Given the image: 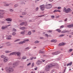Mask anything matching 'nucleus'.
Returning <instances> with one entry per match:
<instances>
[{
	"mask_svg": "<svg viewBox=\"0 0 73 73\" xmlns=\"http://www.w3.org/2000/svg\"><path fill=\"white\" fill-rule=\"evenodd\" d=\"M31 63H29L28 64H27V66H29L30 65H31Z\"/></svg>",
	"mask_w": 73,
	"mask_h": 73,
	"instance_id": "obj_54",
	"label": "nucleus"
},
{
	"mask_svg": "<svg viewBox=\"0 0 73 73\" xmlns=\"http://www.w3.org/2000/svg\"><path fill=\"white\" fill-rule=\"evenodd\" d=\"M45 8L47 9H50L52 7V5L51 4H48V5H46L44 6Z\"/></svg>",
	"mask_w": 73,
	"mask_h": 73,
	"instance_id": "obj_4",
	"label": "nucleus"
},
{
	"mask_svg": "<svg viewBox=\"0 0 73 73\" xmlns=\"http://www.w3.org/2000/svg\"><path fill=\"white\" fill-rule=\"evenodd\" d=\"M26 50H29V47H27L25 48Z\"/></svg>",
	"mask_w": 73,
	"mask_h": 73,
	"instance_id": "obj_49",
	"label": "nucleus"
},
{
	"mask_svg": "<svg viewBox=\"0 0 73 73\" xmlns=\"http://www.w3.org/2000/svg\"><path fill=\"white\" fill-rule=\"evenodd\" d=\"M28 33L29 35H31V33H32L31 32V31H29L28 32Z\"/></svg>",
	"mask_w": 73,
	"mask_h": 73,
	"instance_id": "obj_23",
	"label": "nucleus"
},
{
	"mask_svg": "<svg viewBox=\"0 0 73 73\" xmlns=\"http://www.w3.org/2000/svg\"><path fill=\"white\" fill-rule=\"evenodd\" d=\"M24 0H23L22 1H21V4H24Z\"/></svg>",
	"mask_w": 73,
	"mask_h": 73,
	"instance_id": "obj_25",
	"label": "nucleus"
},
{
	"mask_svg": "<svg viewBox=\"0 0 73 73\" xmlns=\"http://www.w3.org/2000/svg\"><path fill=\"white\" fill-rule=\"evenodd\" d=\"M20 29H21V30H24L25 29V27H21L20 28Z\"/></svg>",
	"mask_w": 73,
	"mask_h": 73,
	"instance_id": "obj_21",
	"label": "nucleus"
},
{
	"mask_svg": "<svg viewBox=\"0 0 73 73\" xmlns=\"http://www.w3.org/2000/svg\"><path fill=\"white\" fill-rule=\"evenodd\" d=\"M22 42V43H25V41H23Z\"/></svg>",
	"mask_w": 73,
	"mask_h": 73,
	"instance_id": "obj_60",
	"label": "nucleus"
},
{
	"mask_svg": "<svg viewBox=\"0 0 73 73\" xmlns=\"http://www.w3.org/2000/svg\"><path fill=\"white\" fill-rule=\"evenodd\" d=\"M14 54H16V52H13L10 54V55H14Z\"/></svg>",
	"mask_w": 73,
	"mask_h": 73,
	"instance_id": "obj_15",
	"label": "nucleus"
},
{
	"mask_svg": "<svg viewBox=\"0 0 73 73\" xmlns=\"http://www.w3.org/2000/svg\"><path fill=\"white\" fill-rule=\"evenodd\" d=\"M65 45V43H61L59 44V46H61L62 45Z\"/></svg>",
	"mask_w": 73,
	"mask_h": 73,
	"instance_id": "obj_14",
	"label": "nucleus"
},
{
	"mask_svg": "<svg viewBox=\"0 0 73 73\" xmlns=\"http://www.w3.org/2000/svg\"><path fill=\"white\" fill-rule=\"evenodd\" d=\"M55 65L54 64H51L47 65L45 67V70L46 72H48L50 70V69L52 68L53 66Z\"/></svg>",
	"mask_w": 73,
	"mask_h": 73,
	"instance_id": "obj_1",
	"label": "nucleus"
},
{
	"mask_svg": "<svg viewBox=\"0 0 73 73\" xmlns=\"http://www.w3.org/2000/svg\"><path fill=\"white\" fill-rule=\"evenodd\" d=\"M72 62L69 63L68 64H67V66H71V65H72Z\"/></svg>",
	"mask_w": 73,
	"mask_h": 73,
	"instance_id": "obj_13",
	"label": "nucleus"
},
{
	"mask_svg": "<svg viewBox=\"0 0 73 73\" xmlns=\"http://www.w3.org/2000/svg\"><path fill=\"white\" fill-rule=\"evenodd\" d=\"M67 20H68V19H67V18H66V19L64 20V21H67Z\"/></svg>",
	"mask_w": 73,
	"mask_h": 73,
	"instance_id": "obj_58",
	"label": "nucleus"
},
{
	"mask_svg": "<svg viewBox=\"0 0 73 73\" xmlns=\"http://www.w3.org/2000/svg\"><path fill=\"white\" fill-rule=\"evenodd\" d=\"M41 64H42V61L40 60H37L36 62V64L38 65H40Z\"/></svg>",
	"mask_w": 73,
	"mask_h": 73,
	"instance_id": "obj_8",
	"label": "nucleus"
},
{
	"mask_svg": "<svg viewBox=\"0 0 73 73\" xmlns=\"http://www.w3.org/2000/svg\"><path fill=\"white\" fill-rule=\"evenodd\" d=\"M38 16V17H42L43 16H44V15Z\"/></svg>",
	"mask_w": 73,
	"mask_h": 73,
	"instance_id": "obj_45",
	"label": "nucleus"
},
{
	"mask_svg": "<svg viewBox=\"0 0 73 73\" xmlns=\"http://www.w3.org/2000/svg\"><path fill=\"white\" fill-rule=\"evenodd\" d=\"M60 17V16H57L56 17V19H57V18H59Z\"/></svg>",
	"mask_w": 73,
	"mask_h": 73,
	"instance_id": "obj_50",
	"label": "nucleus"
},
{
	"mask_svg": "<svg viewBox=\"0 0 73 73\" xmlns=\"http://www.w3.org/2000/svg\"><path fill=\"white\" fill-rule=\"evenodd\" d=\"M2 29H5V26H2L1 27Z\"/></svg>",
	"mask_w": 73,
	"mask_h": 73,
	"instance_id": "obj_37",
	"label": "nucleus"
},
{
	"mask_svg": "<svg viewBox=\"0 0 73 73\" xmlns=\"http://www.w3.org/2000/svg\"><path fill=\"white\" fill-rule=\"evenodd\" d=\"M65 36V34H62L61 35H60L59 36V37H64Z\"/></svg>",
	"mask_w": 73,
	"mask_h": 73,
	"instance_id": "obj_22",
	"label": "nucleus"
},
{
	"mask_svg": "<svg viewBox=\"0 0 73 73\" xmlns=\"http://www.w3.org/2000/svg\"><path fill=\"white\" fill-rule=\"evenodd\" d=\"M8 27L7 26H5V28H7V27Z\"/></svg>",
	"mask_w": 73,
	"mask_h": 73,
	"instance_id": "obj_59",
	"label": "nucleus"
},
{
	"mask_svg": "<svg viewBox=\"0 0 73 73\" xmlns=\"http://www.w3.org/2000/svg\"><path fill=\"white\" fill-rule=\"evenodd\" d=\"M6 39L7 40H11V38L7 37L6 38Z\"/></svg>",
	"mask_w": 73,
	"mask_h": 73,
	"instance_id": "obj_42",
	"label": "nucleus"
},
{
	"mask_svg": "<svg viewBox=\"0 0 73 73\" xmlns=\"http://www.w3.org/2000/svg\"><path fill=\"white\" fill-rule=\"evenodd\" d=\"M10 52H11V51L7 50L5 51V53H10Z\"/></svg>",
	"mask_w": 73,
	"mask_h": 73,
	"instance_id": "obj_27",
	"label": "nucleus"
},
{
	"mask_svg": "<svg viewBox=\"0 0 73 73\" xmlns=\"http://www.w3.org/2000/svg\"><path fill=\"white\" fill-rule=\"evenodd\" d=\"M9 60L8 59V58L6 56L4 58H3V60L4 62H7Z\"/></svg>",
	"mask_w": 73,
	"mask_h": 73,
	"instance_id": "obj_7",
	"label": "nucleus"
},
{
	"mask_svg": "<svg viewBox=\"0 0 73 73\" xmlns=\"http://www.w3.org/2000/svg\"><path fill=\"white\" fill-rule=\"evenodd\" d=\"M5 23V22H4V21H2L1 22V23H2V24H4V23Z\"/></svg>",
	"mask_w": 73,
	"mask_h": 73,
	"instance_id": "obj_64",
	"label": "nucleus"
},
{
	"mask_svg": "<svg viewBox=\"0 0 73 73\" xmlns=\"http://www.w3.org/2000/svg\"><path fill=\"white\" fill-rule=\"evenodd\" d=\"M54 0H49V1L50 2H52V1H53Z\"/></svg>",
	"mask_w": 73,
	"mask_h": 73,
	"instance_id": "obj_51",
	"label": "nucleus"
},
{
	"mask_svg": "<svg viewBox=\"0 0 73 73\" xmlns=\"http://www.w3.org/2000/svg\"><path fill=\"white\" fill-rule=\"evenodd\" d=\"M69 52H72V49H70L69 50Z\"/></svg>",
	"mask_w": 73,
	"mask_h": 73,
	"instance_id": "obj_57",
	"label": "nucleus"
},
{
	"mask_svg": "<svg viewBox=\"0 0 73 73\" xmlns=\"http://www.w3.org/2000/svg\"><path fill=\"white\" fill-rule=\"evenodd\" d=\"M57 41V40H52L51 41V42H56Z\"/></svg>",
	"mask_w": 73,
	"mask_h": 73,
	"instance_id": "obj_17",
	"label": "nucleus"
},
{
	"mask_svg": "<svg viewBox=\"0 0 73 73\" xmlns=\"http://www.w3.org/2000/svg\"><path fill=\"white\" fill-rule=\"evenodd\" d=\"M31 73H35V72L32 71L31 72Z\"/></svg>",
	"mask_w": 73,
	"mask_h": 73,
	"instance_id": "obj_62",
	"label": "nucleus"
},
{
	"mask_svg": "<svg viewBox=\"0 0 73 73\" xmlns=\"http://www.w3.org/2000/svg\"><path fill=\"white\" fill-rule=\"evenodd\" d=\"M68 28H71V27H72L71 26V25H68Z\"/></svg>",
	"mask_w": 73,
	"mask_h": 73,
	"instance_id": "obj_39",
	"label": "nucleus"
},
{
	"mask_svg": "<svg viewBox=\"0 0 73 73\" xmlns=\"http://www.w3.org/2000/svg\"><path fill=\"white\" fill-rule=\"evenodd\" d=\"M9 11H10V12H13V9H9Z\"/></svg>",
	"mask_w": 73,
	"mask_h": 73,
	"instance_id": "obj_34",
	"label": "nucleus"
},
{
	"mask_svg": "<svg viewBox=\"0 0 73 73\" xmlns=\"http://www.w3.org/2000/svg\"><path fill=\"white\" fill-rule=\"evenodd\" d=\"M40 42V41H38V40H36V41L35 42V44H37V43H39Z\"/></svg>",
	"mask_w": 73,
	"mask_h": 73,
	"instance_id": "obj_28",
	"label": "nucleus"
},
{
	"mask_svg": "<svg viewBox=\"0 0 73 73\" xmlns=\"http://www.w3.org/2000/svg\"><path fill=\"white\" fill-rule=\"evenodd\" d=\"M72 10L70 8H68L66 9L65 7L64 8L63 10V11L64 12H65L66 13H69V12H72Z\"/></svg>",
	"mask_w": 73,
	"mask_h": 73,
	"instance_id": "obj_3",
	"label": "nucleus"
},
{
	"mask_svg": "<svg viewBox=\"0 0 73 73\" xmlns=\"http://www.w3.org/2000/svg\"><path fill=\"white\" fill-rule=\"evenodd\" d=\"M45 36H46V37H48V35L47 34H46L45 35Z\"/></svg>",
	"mask_w": 73,
	"mask_h": 73,
	"instance_id": "obj_38",
	"label": "nucleus"
},
{
	"mask_svg": "<svg viewBox=\"0 0 73 73\" xmlns=\"http://www.w3.org/2000/svg\"><path fill=\"white\" fill-rule=\"evenodd\" d=\"M27 13V12H24L22 13V15H26Z\"/></svg>",
	"mask_w": 73,
	"mask_h": 73,
	"instance_id": "obj_19",
	"label": "nucleus"
},
{
	"mask_svg": "<svg viewBox=\"0 0 73 73\" xmlns=\"http://www.w3.org/2000/svg\"><path fill=\"white\" fill-rule=\"evenodd\" d=\"M39 53H44V52L43 51L42 52L41 51H39Z\"/></svg>",
	"mask_w": 73,
	"mask_h": 73,
	"instance_id": "obj_32",
	"label": "nucleus"
},
{
	"mask_svg": "<svg viewBox=\"0 0 73 73\" xmlns=\"http://www.w3.org/2000/svg\"><path fill=\"white\" fill-rule=\"evenodd\" d=\"M56 31H57L59 33H60V32H61V30H60V29H56Z\"/></svg>",
	"mask_w": 73,
	"mask_h": 73,
	"instance_id": "obj_18",
	"label": "nucleus"
},
{
	"mask_svg": "<svg viewBox=\"0 0 73 73\" xmlns=\"http://www.w3.org/2000/svg\"><path fill=\"white\" fill-rule=\"evenodd\" d=\"M16 33L15 32H13L12 33V35H16Z\"/></svg>",
	"mask_w": 73,
	"mask_h": 73,
	"instance_id": "obj_36",
	"label": "nucleus"
},
{
	"mask_svg": "<svg viewBox=\"0 0 73 73\" xmlns=\"http://www.w3.org/2000/svg\"><path fill=\"white\" fill-rule=\"evenodd\" d=\"M6 20L8 21H12V19L8 18L6 19Z\"/></svg>",
	"mask_w": 73,
	"mask_h": 73,
	"instance_id": "obj_12",
	"label": "nucleus"
},
{
	"mask_svg": "<svg viewBox=\"0 0 73 73\" xmlns=\"http://www.w3.org/2000/svg\"><path fill=\"white\" fill-rule=\"evenodd\" d=\"M15 54H17V56H21V53L19 52H15Z\"/></svg>",
	"mask_w": 73,
	"mask_h": 73,
	"instance_id": "obj_9",
	"label": "nucleus"
},
{
	"mask_svg": "<svg viewBox=\"0 0 73 73\" xmlns=\"http://www.w3.org/2000/svg\"><path fill=\"white\" fill-rule=\"evenodd\" d=\"M38 9V7H37L35 9V10L36 11H37Z\"/></svg>",
	"mask_w": 73,
	"mask_h": 73,
	"instance_id": "obj_46",
	"label": "nucleus"
},
{
	"mask_svg": "<svg viewBox=\"0 0 73 73\" xmlns=\"http://www.w3.org/2000/svg\"><path fill=\"white\" fill-rule=\"evenodd\" d=\"M5 70L7 73H11L13 71V69L11 67H6Z\"/></svg>",
	"mask_w": 73,
	"mask_h": 73,
	"instance_id": "obj_2",
	"label": "nucleus"
},
{
	"mask_svg": "<svg viewBox=\"0 0 73 73\" xmlns=\"http://www.w3.org/2000/svg\"><path fill=\"white\" fill-rule=\"evenodd\" d=\"M13 31H14V32H16V31H17V30L15 29V28H13Z\"/></svg>",
	"mask_w": 73,
	"mask_h": 73,
	"instance_id": "obj_29",
	"label": "nucleus"
},
{
	"mask_svg": "<svg viewBox=\"0 0 73 73\" xmlns=\"http://www.w3.org/2000/svg\"><path fill=\"white\" fill-rule=\"evenodd\" d=\"M19 44H23V42H19Z\"/></svg>",
	"mask_w": 73,
	"mask_h": 73,
	"instance_id": "obj_52",
	"label": "nucleus"
},
{
	"mask_svg": "<svg viewBox=\"0 0 73 73\" xmlns=\"http://www.w3.org/2000/svg\"><path fill=\"white\" fill-rule=\"evenodd\" d=\"M9 42H8L6 43L5 44L6 45H7V46H10L11 44H9Z\"/></svg>",
	"mask_w": 73,
	"mask_h": 73,
	"instance_id": "obj_16",
	"label": "nucleus"
},
{
	"mask_svg": "<svg viewBox=\"0 0 73 73\" xmlns=\"http://www.w3.org/2000/svg\"><path fill=\"white\" fill-rule=\"evenodd\" d=\"M25 24V23L24 22H23L20 24V25H24Z\"/></svg>",
	"mask_w": 73,
	"mask_h": 73,
	"instance_id": "obj_26",
	"label": "nucleus"
},
{
	"mask_svg": "<svg viewBox=\"0 0 73 73\" xmlns=\"http://www.w3.org/2000/svg\"><path fill=\"white\" fill-rule=\"evenodd\" d=\"M21 34H22V35H24V34H25V33H24V32L22 31L21 33Z\"/></svg>",
	"mask_w": 73,
	"mask_h": 73,
	"instance_id": "obj_35",
	"label": "nucleus"
},
{
	"mask_svg": "<svg viewBox=\"0 0 73 73\" xmlns=\"http://www.w3.org/2000/svg\"><path fill=\"white\" fill-rule=\"evenodd\" d=\"M52 19H54V15H52L51 16Z\"/></svg>",
	"mask_w": 73,
	"mask_h": 73,
	"instance_id": "obj_40",
	"label": "nucleus"
},
{
	"mask_svg": "<svg viewBox=\"0 0 73 73\" xmlns=\"http://www.w3.org/2000/svg\"><path fill=\"white\" fill-rule=\"evenodd\" d=\"M57 12V10H55L53 11V13H55V12Z\"/></svg>",
	"mask_w": 73,
	"mask_h": 73,
	"instance_id": "obj_41",
	"label": "nucleus"
},
{
	"mask_svg": "<svg viewBox=\"0 0 73 73\" xmlns=\"http://www.w3.org/2000/svg\"><path fill=\"white\" fill-rule=\"evenodd\" d=\"M61 53V51H57L55 52H53L52 53V55H57L59 53Z\"/></svg>",
	"mask_w": 73,
	"mask_h": 73,
	"instance_id": "obj_5",
	"label": "nucleus"
},
{
	"mask_svg": "<svg viewBox=\"0 0 73 73\" xmlns=\"http://www.w3.org/2000/svg\"><path fill=\"white\" fill-rule=\"evenodd\" d=\"M19 5L17 4H16V5H14V7H18Z\"/></svg>",
	"mask_w": 73,
	"mask_h": 73,
	"instance_id": "obj_33",
	"label": "nucleus"
},
{
	"mask_svg": "<svg viewBox=\"0 0 73 73\" xmlns=\"http://www.w3.org/2000/svg\"><path fill=\"white\" fill-rule=\"evenodd\" d=\"M33 58H34V57H33L32 58H30V60H33Z\"/></svg>",
	"mask_w": 73,
	"mask_h": 73,
	"instance_id": "obj_56",
	"label": "nucleus"
},
{
	"mask_svg": "<svg viewBox=\"0 0 73 73\" xmlns=\"http://www.w3.org/2000/svg\"><path fill=\"white\" fill-rule=\"evenodd\" d=\"M34 69L35 70H37V67L35 68Z\"/></svg>",
	"mask_w": 73,
	"mask_h": 73,
	"instance_id": "obj_53",
	"label": "nucleus"
},
{
	"mask_svg": "<svg viewBox=\"0 0 73 73\" xmlns=\"http://www.w3.org/2000/svg\"><path fill=\"white\" fill-rule=\"evenodd\" d=\"M20 40V39H18L17 40H15L14 41V42H17V41H19Z\"/></svg>",
	"mask_w": 73,
	"mask_h": 73,
	"instance_id": "obj_31",
	"label": "nucleus"
},
{
	"mask_svg": "<svg viewBox=\"0 0 73 73\" xmlns=\"http://www.w3.org/2000/svg\"><path fill=\"white\" fill-rule=\"evenodd\" d=\"M57 12H61V11L60 10H58Z\"/></svg>",
	"mask_w": 73,
	"mask_h": 73,
	"instance_id": "obj_61",
	"label": "nucleus"
},
{
	"mask_svg": "<svg viewBox=\"0 0 73 73\" xmlns=\"http://www.w3.org/2000/svg\"><path fill=\"white\" fill-rule=\"evenodd\" d=\"M3 14L0 13V18H3Z\"/></svg>",
	"mask_w": 73,
	"mask_h": 73,
	"instance_id": "obj_20",
	"label": "nucleus"
},
{
	"mask_svg": "<svg viewBox=\"0 0 73 73\" xmlns=\"http://www.w3.org/2000/svg\"><path fill=\"white\" fill-rule=\"evenodd\" d=\"M48 32L49 33H51V32H52V30H49L48 31Z\"/></svg>",
	"mask_w": 73,
	"mask_h": 73,
	"instance_id": "obj_44",
	"label": "nucleus"
},
{
	"mask_svg": "<svg viewBox=\"0 0 73 73\" xmlns=\"http://www.w3.org/2000/svg\"><path fill=\"white\" fill-rule=\"evenodd\" d=\"M69 31H63L61 32V33H69Z\"/></svg>",
	"mask_w": 73,
	"mask_h": 73,
	"instance_id": "obj_11",
	"label": "nucleus"
},
{
	"mask_svg": "<svg viewBox=\"0 0 73 73\" xmlns=\"http://www.w3.org/2000/svg\"><path fill=\"white\" fill-rule=\"evenodd\" d=\"M40 10L41 11H44V9H45V7L44 5H40Z\"/></svg>",
	"mask_w": 73,
	"mask_h": 73,
	"instance_id": "obj_6",
	"label": "nucleus"
},
{
	"mask_svg": "<svg viewBox=\"0 0 73 73\" xmlns=\"http://www.w3.org/2000/svg\"><path fill=\"white\" fill-rule=\"evenodd\" d=\"M26 56H23L22 57V59L23 60H25V59H26Z\"/></svg>",
	"mask_w": 73,
	"mask_h": 73,
	"instance_id": "obj_24",
	"label": "nucleus"
},
{
	"mask_svg": "<svg viewBox=\"0 0 73 73\" xmlns=\"http://www.w3.org/2000/svg\"><path fill=\"white\" fill-rule=\"evenodd\" d=\"M20 62V61H17L16 62L14 63L13 64V65L14 66H17L18 65V63H19Z\"/></svg>",
	"mask_w": 73,
	"mask_h": 73,
	"instance_id": "obj_10",
	"label": "nucleus"
},
{
	"mask_svg": "<svg viewBox=\"0 0 73 73\" xmlns=\"http://www.w3.org/2000/svg\"><path fill=\"white\" fill-rule=\"evenodd\" d=\"M9 4H6L5 6H6V7H7L8 6H9Z\"/></svg>",
	"mask_w": 73,
	"mask_h": 73,
	"instance_id": "obj_48",
	"label": "nucleus"
},
{
	"mask_svg": "<svg viewBox=\"0 0 73 73\" xmlns=\"http://www.w3.org/2000/svg\"><path fill=\"white\" fill-rule=\"evenodd\" d=\"M61 7H58V9H61Z\"/></svg>",
	"mask_w": 73,
	"mask_h": 73,
	"instance_id": "obj_55",
	"label": "nucleus"
},
{
	"mask_svg": "<svg viewBox=\"0 0 73 73\" xmlns=\"http://www.w3.org/2000/svg\"><path fill=\"white\" fill-rule=\"evenodd\" d=\"M71 27H73V24H71Z\"/></svg>",
	"mask_w": 73,
	"mask_h": 73,
	"instance_id": "obj_63",
	"label": "nucleus"
},
{
	"mask_svg": "<svg viewBox=\"0 0 73 73\" xmlns=\"http://www.w3.org/2000/svg\"><path fill=\"white\" fill-rule=\"evenodd\" d=\"M6 57V56H4V55H2L1 56V58H4Z\"/></svg>",
	"mask_w": 73,
	"mask_h": 73,
	"instance_id": "obj_30",
	"label": "nucleus"
},
{
	"mask_svg": "<svg viewBox=\"0 0 73 73\" xmlns=\"http://www.w3.org/2000/svg\"><path fill=\"white\" fill-rule=\"evenodd\" d=\"M34 65H35V63H33L32 65V67H33V66H34Z\"/></svg>",
	"mask_w": 73,
	"mask_h": 73,
	"instance_id": "obj_43",
	"label": "nucleus"
},
{
	"mask_svg": "<svg viewBox=\"0 0 73 73\" xmlns=\"http://www.w3.org/2000/svg\"><path fill=\"white\" fill-rule=\"evenodd\" d=\"M62 28H64V25H62L61 26H60V29H61Z\"/></svg>",
	"mask_w": 73,
	"mask_h": 73,
	"instance_id": "obj_47",
	"label": "nucleus"
}]
</instances>
